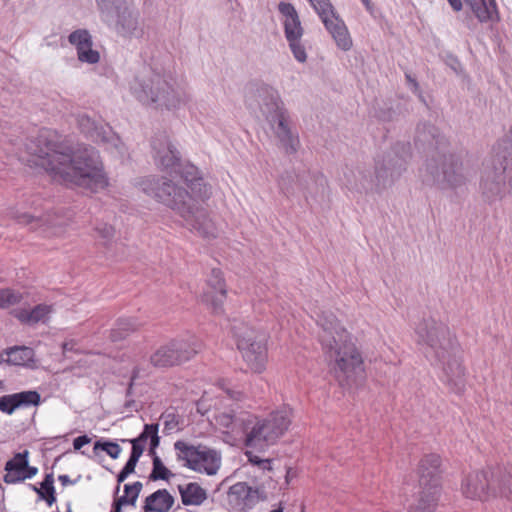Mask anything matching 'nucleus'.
<instances>
[{
  "label": "nucleus",
  "mask_w": 512,
  "mask_h": 512,
  "mask_svg": "<svg viewBox=\"0 0 512 512\" xmlns=\"http://www.w3.org/2000/svg\"><path fill=\"white\" fill-rule=\"evenodd\" d=\"M480 192L485 202L501 201L512 193V180L505 181V166L502 162L486 163L481 175Z\"/></svg>",
  "instance_id": "nucleus-14"
},
{
  "label": "nucleus",
  "mask_w": 512,
  "mask_h": 512,
  "mask_svg": "<svg viewBox=\"0 0 512 512\" xmlns=\"http://www.w3.org/2000/svg\"><path fill=\"white\" fill-rule=\"evenodd\" d=\"M406 78H407V80H408V81L413 85V87H414L415 89H417V88H418V83H417L414 79H412L410 75H406Z\"/></svg>",
  "instance_id": "nucleus-62"
},
{
  "label": "nucleus",
  "mask_w": 512,
  "mask_h": 512,
  "mask_svg": "<svg viewBox=\"0 0 512 512\" xmlns=\"http://www.w3.org/2000/svg\"><path fill=\"white\" fill-rule=\"evenodd\" d=\"M292 411L283 407L266 416L248 413L244 444L247 447L266 449L274 445L289 429Z\"/></svg>",
  "instance_id": "nucleus-7"
},
{
  "label": "nucleus",
  "mask_w": 512,
  "mask_h": 512,
  "mask_svg": "<svg viewBox=\"0 0 512 512\" xmlns=\"http://www.w3.org/2000/svg\"><path fill=\"white\" fill-rule=\"evenodd\" d=\"M441 458L437 454L425 455L418 468L419 497L408 512H434L440 495Z\"/></svg>",
  "instance_id": "nucleus-8"
},
{
  "label": "nucleus",
  "mask_w": 512,
  "mask_h": 512,
  "mask_svg": "<svg viewBox=\"0 0 512 512\" xmlns=\"http://www.w3.org/2000/svg\"><path fill=\"white\" fill-rule=\"evenodd\" d=\"M5 471V483L15 484L32 478L37 474L38 469L28 465V451H24L23 453H17L11 460L6 462Z\"/></svg>",
  "instance_id": "nucleus-24"
},
{
  "label": "nucleus",
  "mask_w": 512,
  "mask_h": 512,
  "mask_svg": "<svg viewBox=\"0 0 512 512\" xmlns=\"http://www.w3.org/2000/svg\"><path fill=\"white\" fill-rule=\"evenodd\" d=\"M245 103L250 109L260 110L287 154L297 152L299 138L291 130L289 113L277 90L264 83L253 85L245 95Z\"/></svg>",
  "instance_id": "nucleus-4"
},
{
  "label": "nucleus",
  "mask_w": 512,
  "mask_h": 512,
  "mask_svg": "<svg viewBox=\"0 0 512 512\" xmlns=\"http://www.w3.org/2000/svg\"><path fill=\"white\" fill-rule=\"evenodd\" d=\"M90 442H91V439L88 436L83 435V436H79V437L74 439L73 446H74L75 450H79L84 445L89 444Z\"/></svg>",
  "instance_id": "nucleus-53"
},
{
  "label": "nucleus",
  "mask_w": 512,
  "mask_h": 512,
  "mask_svg": "<svg viewBox=\"0 0 512 512\" xmlns=\"http://www.w3.org/2000/svg\"><path fill=\"white\" fill-rule=\"evenodd\" d=\"M17 409L14 394L0 397V411L11 415Z\"/></svg>",
  "instance_id": "nucleus-50"
},
{
  "label": "nucleus",
  "mask_w": 512,
  "mask_h": 512,
  "mask_svg": "<svg viewBox=\"0 0 512 512\" xmlns=\"http://www.w3.org/2000/svg\"><path fill=\"white\" fill-rule=\"evenodd\" d=\"M174 449L177 459L184 461V465L195 472L212 476L221 467L222 457L215 449L193 446L181 440L174 443Z\"/></svg>",
  "instance_id": "nucleus-11"
},
{
  "label": "nucleus",
  "mask_w": 512,
  "mask_h": 512,
  "mask_svg": "<svg viewBox=\"0 0 512 512\" xmlns=\"http://www.w3.org/2000/svg\"><path fill=\"white\" fill-rule=\"evenodd\" d=\"M138 461L139 460L137 458L130 456L122 470L126 471L129 474H132L135 471V467Z\"/></svg>",
  "instance_id": "nucleus-54"
},
{
  "label": "nucleus",
  "mask_w": 512,
  "mask_h": 512,
  "mask_svg": "<svg viewBox=\"0 0 512 512\" xmlns=\"http://www.w3.org/2000/svg\"><path fill=\"white\" fill-rule=\"evenodd\" d=\"M91 39L92 38L90 33L85 29H78L72 32L68 37L69 42L75 47L81 44H86V42L90 41Z\"/></svg>",
  "instance_id": "nucleus-49"
},
{
  "label": "nucleus",
  "mask_w": 512,
  "mask_h": 512,
  "mask_svg": "<svg viewBox=\"0 0 512 512\" xmlns=\"http://www.w3.org/2000/svg\"><path fill=\"white\" fill-rule=\"evenodd\" d=\"M152 150L154 162L162 170H175L179 166V152L167 135H157L152 141Z\"/></svg>",
  "instance_id": "nucleus-20"
},
{
  "label": "nucleus",
  "mask_w": 512,
  "mask_h": 512,
  "mask_svg": "<svg viewBox=\"0 0 512 512\" xmlns=\"http://www.w3.org/2000/svg\"><path fill=\"white\" fill-rule=\"evenodd\" d=\"M151 456L153 457V467L149 475V479L152 481L169 480V478L173 476L172 472L163 464L162 460L156 455V453Z\"/></svg>",
  "instance_id": "nucleus-40"
},
{
  "label": "nucleus",
  "mask_w": 512,
  "mask_h": 512,
  "mask_svg": "<svg viewBox=\"0 0 512 512\" xmlns=\"http://www.w3.org/2000/svg\"><path fill=\"white\" fill-rule=\"evenodd\" d=\"M75 343L73 341H67L62 344L63 352L66 353L68 351L73 350Z\"/></svg>",
  "instance_id": "nucleus-57"
},
{
  "label": "nucleus",
  "mask_w": 512,
  "mask_h": 512,
  "mask_svg": "<svg viewBox=\"0 0 512 512\" xmlns=\"http://www.w3.org/2000/svg\"><path fill=\"white\" fill-rule=\"evenodd\" d=\"M491 477L494 498L512 502V466L492 469Z\"/></svg>",
  "instance_id": "nucleus-27"
},
{
  "label": "nucleus",
  "mask_w": 512,
  "mask_h": 512,
  "mask_svg": "<svg viewBox=\"0 0 512 512\" xmlns=\"http://www.w3.org/2000/svg\"><path fill=\"white\" fill-rule=\"evenodd\" d=\"M461 493L470 500L485 502L494 499L491 471H473L467 474L461 483Z\"/></svg>",
  "instance_id": "nucleus-17"
},
{
  "label": "nucleus",
  "mask_w": 512,
  "mask_h": 512,
  "mask_svg": "<svg viewBox=\"0 0 512 512\" xmlns=\"http://www.w3.org/2000/svg\"><path fill=\"white\" fill-rule=\"evenodd\" d=\"M316 323L320 327L319 341L337 377L351 378L363 363L351 335L329 310L316 312Z\"/></svg>",
  "instance_id": "nucleus-3"
},
{
  "label": "nucleus",
  "mask_w": 512,
  "mask_h": 512,
  "mask_svg": "<svg viewBox=\"0 0 512 512\" xmlns=\"http://www.w3.org/2000/svg\"><path fill=\"white\" fill-rule=\"evenodd\" d=\"M58 480L61 482L63 486H66L68 484H74V482L70 480L68 475H60L58 477Z\"/></svg>",
  "instance_id": "nucleus-58"
},
{
  "label": "nucleus",
  "mask_w": 512,
  "mask_h": 512,
  "mask_svg": "<svg viewBox=\"0 0 512 512\" xmlns=\"http://www.w3.org/2000/svg\"><path fill=\"white\" fill-rule=\"evenodd\" d=\"M424 181L439 189H455L467 181L462 162L454 155H443L427 162Z\"/></svg>",
  "instance_id": "nucleus-10"
},
{
  "label": "nucleus",
  "mask_w": 512,
  "mask_h": 512,
  "mask_svg": "<svg viewBox=\"0 0 512 512\" xmlns=\"http://www.w3.org/2000/svg\"><path fill=\"white\" fill-rule=\"evenodd\" d=\"M156 184L153 179L145 180L142 182V191L176 211L184 219L186 225L204 239L211 240L218 236L217 226L209 218L199 201L189 204L186 198L191 200V197L181 191L176 193L175 187L167 182L164 183L162 192L156 191L154 188Z\"/></svg>",
  "instance_id": "nucleus-6"
},
{
  "label": "nucleus",
  "mask_w": 512,
  "mask_h": 512,
  "mask_svg": "<svg viewBox=\"0 0 512 512\" xmlns=\"http://www.w3.org/2000/svg\"><path fill=\"white\" fill-rule=\"evenodd\" d=\"M318 16L326 15L333 8L330 0H308Z\"/></svg>",
  "instance_id": "nucleus-51"
},
{
  "label": "nucleus",
  "mask_w": 512,
  "mask_h": 512,
  "mask_svg": "<svg viewBox=\"0 0 512 512\" xmlns=\"http://www.w3.org/2000/svg\"><path fill=\"white\" fill-rule=\"evenodd\" d=\"M29 157L21 156L31 165L41 166L55 180L91 192L105 189L109 180L98 151L79 146L73 150L60 141L56 131L43 129L25 144Z\"/></svg>",
  "instance_id": "nucleus-1"
},
{
  "label": "nucleus",
  "mask_w": 512,
  "mask_h": 512,
  "mask_svg": "<svg viewBox=\"0 0 512 512\" xmlns=\"http://www.w3.org/2000/svg\"><path fill=\"white\" fill-rule=\"evenodd\" d=\"M404 170L403 161L392 154L377 159L372 172L374 192L379 193L390 186Z\"/></svg>",
  "instance_id": "nucleus-18"
},
{
  "label": "nucleus",
  "mask_w": 512,
  "mask_h": 512,
  "mask_svg": "<svg viewBox=\"0 0 512 512\" xmlns=\"http://www.w3.org/2000/svg\"><path fill=\"white\" fill-rule=\"evenodd\" d=\"M94 230L97 237L102 240L103 244H107L114 237L115 233L114 228L106 223L98 224Z\"/></svg>",
  "instance_id": "nucleus-48"
},
{
  "label": "nucleus",
  "mask_w": 512,
  "mask_h": 512,
  "mask_svg": "<svg viewBox=\"0 0 512 512\" xmlns=\"http://www.w3.org/2000/svg\"><path fill=\"white\" fill-rule=\"evenodd\" d=\"M21 300V295L11 289L0 290V307L8 308Z\"/></svg>",
  "instance_id": "nucleus-47"
},
{
  "label": "nucleus",
  "mask_w": 512,
  "mask_h": 512,
  "mask_svg": "<svg viewBox=\"0 0 512 512\" xmlns=\"http://www.w3.org/2000/svg\"><path fill=\"white\" fill-rule=\"evenodd\" d=\"M78 59L81 62L95 64L99 61L100 55L98 51L92 48V39L86 44H81L76 47Z\"/></svg>",
  "instance_id": "nucleus-43"
},
{
  "label": "nucleus",
  "mask_w": 512,
  "mask_h": 512,
  "mask_svg": "<svg viewBox=\"0 0 512 512\" xmlns=\"http://www.w3.org/2000/svg\"><path fill=\"white\" fill-rule=\"evenodd\" d=\"M78 59L81 62L95 64L99 61L100 55L98 51L92 48V39L86 44H81L76 47Z\"/></svg>",
  "instance_id": "nucleus-42"
},
{
  "label": "nucleus",
  "mask_w": 512,
  "mask_h": 512,
  "mask_svg": "<svg viewBox=\"0 0 512 512\" xmlns=\"http://www.w3.org/2000/svg\"><path fill=\"white\" fill-rule=\"evenodd\" d=\"M199 350L195 338L173 340L160 346L150 357L154 367H170L190 360Z\"/></svg>",
  "instance_id": "nucleus-13"
},
{
  "label": "nucleus",
  "mask_w": 512,
  "mask_h": 512,
  "mask_svg": "<svg viewBox=\"0 0 512 512\" xmlns=\"http://www.w3.org/2000/svg\"><path fill=\"white\" fill-rule=\"evenodd\" d=\"M140 326L141 323L134 318H121L111 330V338L113 341L121 340L138 330Z\"/></svg>",
  "instance_id": "nucleus-36"
},
{
  "label": "nucleus",
  "mask_w": 512,
  "mask_h": 512,
  "mask_svg": "<svg viewBox=\"0 0 512 512\" xmlns=\"http://www.w3.org/2000/svg\"><path fill=\"white\" fill-rule=\"evenodd\" d=\"M309 179H311V177L308 175L287 171L280 176L278 185L285 196H291L295 194L297 190L303 194H307L309 192L307 186ZM305 196L307 197V195Z\"/></svg>",
  "instance_id": "nucleus-28"
},
{
  "label": "nucleus",
  "mask_w": 512,
  "mask_h": 512,
  "mask_svg": "<svg viewBox=\"0 0 512 512\" xmlns=\"http://www.w3.org/2000/svg\"><path fill=\"white\" fill-rule=\"evenodd\" d=\"M95 2L100 18L104 23L113 21L117 15L116 13L127 4V0H95Z\"/></svg>",
  "instance_id": "nucleus-35"
},
{
  "label": "nucleus",
  "mask_w": 512,
  "mask_h": 512,
  "mask_svg": "<svg viewBox=\"0 0 512 512\" xmlns=\"http://www.w3.org/2000/svg\"><path fill=\"white\" fill-rule=\"evenodd\" d=\"M249 412L238 414L223 412L216 417V422L223 432L230 435L234 441H244L246 431V418Z\"/></svg>",
  "instance_id": "nucleus-25"
},
{
  "label": "nucleus",
  "mask_w": 512,
  "mask_h": 512,
  "mask_svg": "<svg viewBox=\"0 0 512 512\" xmlns=\"http://www.w3.org/2000/svg\"><path fill=\"white\" fill-rule=\"evenodd\" d=\"M116 14L113 21H106L105 24L113 28L123 37L139 38L143 35V28L139 22V14L132 9L128 3Z\"/></svg>",
  "instance_id": "nucleus-21"
},
{
  "label": "nucleus",
  "mask_w": 512,
  "mask_h": 512,
  "mask_svg": "<svg viewBox=\"0 0 512 512\" xmlns=\"http://www.w3.org/2000/svg\"><path fill=\"white\" fill-rule=\"evenodd\" d=\"M226 285L223 273L219 269H213L206 281L201 295V301L208 305L213 313L220 314L226 299Z\"/></svg>",
  "instance_id": "nucleus-19"
},
{
  "label": "nucleus",
  "mask_w": 512,
  "mask_h": 512,
  "mask_svg": "<svg viewBox=\"0 0 512 512\" xmlns=\"http://www.w3.org/2000/svg\"><path fill=\"white\" fill-rule=\"evenodd\" d=\"M223 390L225 391L227 396L234 401L239 402L247 398V395L241 390L234 389L231 387H223Z\"/></svg>",
  "instance_id": "nucleus-52"
},
{
  "label": "nucleus",
  "mask_w": 512,
  "mask_h": 512,
  "mask_svg": "<svg viewBox=\"0 0 512 512\" xmlns=\"http://www.w3.org/2000/svg\"><path fill=\"white\" fill-rule=\"evenodd\" d=\"M232 332L237 340V347L251 371L263 372L268 359L265 333L255 330L245 323L233 324Z\"/></svg>",
  "instance_id": "nucleus-9"
},
{
  "label": "nucleus",
  "mask_w": 512,
  "mask_h": 512,
  "mask_svg": "<svg viewBox=\"0 0 512 512\" xmlns=\"http://www.w3.org/2000/svg\"><path fill=\"white\" fill-rule=\"evenodd\" d=\"M341 182L350 191L374 192L372 172L365 168L346 166L343 170Z\"/></svg>",
  "instance_id": "nucleus-23"
},
{
  "label": "nucleus",
  "mask_w": 512,
  "mask_h": 512,
  "mask_svg": "<svg viewBox=\"0 0 512 512\" xmlns=\"http://www.w3.org/2000/svg\"><path fill=\"white\" fill-rule=\"evenodd\" d=\"M470 6L476 18L480 22L498 20L495 0H471Z\"/></svg>",
  "instance_id": "nucleus-32"
},
{
  "label": "nucleus",
  "mask_w": 512,
  "mask_h": 512,
  "mask_svg": "<svg viewBox=\"0 0 512 512\" xmlns=\"http://www.w3.org/2000/svg\"><path fill=\"white\" fill-rule=\"evenodd\" d=\"M245 455L248 459V462L254 466L257 467L259 470L262 471H271L272 470V460L269 458H262L259 455H256L252 451H246Z\"/></svg>",
  "instance_id": "nucleus-46"
},
{
  "label": "nucleus",
  "mask_w": 512,
  "mask_h": 512,
  "mask_svg": "<svg viewBox=\"0 0 512 512\" xmlns=\"http://www.w3.org/2000/svg\"><path fill=\"white\" fill-rule=\"evenodd\" d=\"M451 7L455 11H460L462 9V1L461 0H447Z\"/></svg>",
  "instance_id": "nucleus-56"
},
{
  "label": "nucleus",
  "mask_w": 512,
  "mask_h": 512,
  "mask_svg": "<svg viewBox=\"0 0 512 512\" xmlns=\"http://www.w3.org/2000/svg\"><path fill=\"white\" fill-rule=\"evenodd\" d=\"M14 397L17 409L38 406L41 401L40 394L37 391L32 390L14 393Z\"/></svg>",
  "instance_id": "nucleus-39"
},
{
  "label": "nucleus",
  "mask_w": 512,
  "mask_h": 512,
  "mask_svg": "<svg viewBox=\"0 0 512 512\" xmlns=\"http://www.w3.org/2000/svg\"><path fill=\"white\" fill-rule=\"evenodd\" d=\"M78 59L81 62L95 64L99 61L100 55L98 51L92 48V39L86 44H81L76 47Z\"/></svg>",
  "instance_id": "nucleus-41"
},
{
  "label": "nucleus",
  "mask_w": 512,
  "mask_h": 512,
  "mask_svg": "<svg viewBox=\"0 0 512 512\" xmlns=\"http://www.w3.org/2000/svg\"><path fill=\"white\" fill-rule=\"evenodd\" d=\"M6 362L12 365L31 367L34 364V350L26 346H16L7 352Z\"/></svg>",
  "instance_id": "nucleus-33"
},
{
  "label": "nucleus",
  "mask_w": 512,
  "mask_h": 512,
  "mask_svg": "<svg viewBox=\"0 0 512 512\" xmlns=\"http://www.w3.org/2000/svg\"><path fill=\"white\" fill-rule=\"evenodd\" d=\"M417 140L423 143H430V139L425 134L422 135L420 131H418Z\"/></svg>",
  "instance_id": "nucleus-60"
},
{
  "label": "nucleus",
  "mask_w": 512,
  "mask_h": 512,
  "mask_svg": "<svg viewBox=\"0 0 512 512\" xmlns=\"http://www.w3.org/2000/svg\"><path fill=\"white\" fill-rule=\"evenodd\" d=\"M181 501L185 506H200L207 499V492L198 483L179 485Z\"/></svg>",
  "instance_id": "nucleus-31"
},
{
  "label": "nucleus",
  "mask_w": 512,
  "mask_h": 512,
  "mask_svg": "<svg viewBox=\"0 0 512 512\" xmlns=\"http://www.w3.org/2000/svg\"><path fill=\"white\" fill-rule=\"evenodd\" d=\"M361 1H362V3L366 6V8H368V9H369V8L371 7V2H370V0H361Z\"/></svg>",
  "instance_id": "nucleus-63"
},
{
  "label": "nucleus",
  "mask_w": 512,
  "mask_h": 512,
  "mask_svg": "<svg viewBox=\"0 0 512 512\" xmlns=\"http://www.w3.org/2000/svg\"><path fill=\"white\" fill-rule=\"evenodd\" d=\"M77 124L83 134L92 141L103 145L110 153L114 155L123 154L124 145L109 125L97 121L86 113L77 116Z\"/></svg>",
  "instance_id": "nucleus-15"
},
{
  "label": "nucleus",
  "mask_w": 512,
  "mask_h": 512,
  "mask_svg": "<svg viewBox=\"0 0 512 512\" xmlns=\"http://www.w3.org/2000/svg\"><path fill=\"white\" fill-rule=\"evenodd\" d=\"M278 11L282 18L281 22L284 29L285 39L294 59L299 63H305L308 55L306 47L302 41L304 28L295 7L291 3L280 2Z\"/></svg>",
  "instance_id": "nucleus-12"
},
{
  "label": "nucleus",
  "mask_w": 512,
  "mask_h": 512,
  "mask_svg": "<svg viewBox=\"0 0 512 512\" xmlns=\"http://www.w3.org/2000/svg\"><path fill=\"white\" fill-rule=\"evenodd\" d=\"M150 439L149 454L154 455L156 448L159 446L160 437L158 436V424H145L141 434L130 440H122L123 442H130L132 445V451L130 456L137 458L138 460L142 456L145 444Z\"/></svg>",
  "instance_id": "nucleus-26"
},
{
  "label": "nucleus",
  "mask_w": 512,
  "mask_h": 512,
  "mask_svg": "<svg viewBox=\"0 0 512 512\" xmlns=\"http://www.w3.org/2000/svg\"><path fill=\"white\" fill-rule=\"evenodd\" d=\"M130 474L127 473L126 471L124 470H121L120 473L118 474L117 476V482L118 484L122 483L123 481L126 480V478L129 476Z\"/></svg>",
  "instance_id": "nucleus-59"
},
{
  "label": "nucleus",
  "mask_w": 512,
  "mask_h": 512,
  "mask_svg": "<svg viewBox=\"0 0 512 512\" xmlns=\"http://www.w3.org/2000/svg\"><path fill=\"white\" fill-rule=\"evenodd\" d=\"M417 343L432 365L442 370L441 380L455 393L465 386V370L458 341L441 322L428 319L416 328Z\"/></svg>",
  "instance_id": "nucleus-2"
},
{
  "label": "nucleus",
  "mask_w": 512,
  "mask_h": 512,
  "mask_svg": "<svg viewBox=\"0 0 512 512\" xmlns=\"http://www.w3.org/2000/svg\"><path fill=\"white\" fill-rule=\"evenodd\" d=\"M143 488V484L140 481H136L133 484L124 485V495L120 498H125L127 505L135 506L138 496Z\"/></svg>",
  "instance_id": "nucleus-44"
},
{
  "label": "nucleus",
  "mask_w": 512,
  "mask_h": 512,
  "mask_svg": "<svg viewBox=\"0 0 512 512\" xmlns=\"http://www.w3.org/2000/svg\"><path fill=\"white\" fill-rule=\"evenodd\" d=\"M98 449L106 452L113 459L119 458L122 451L120 445L112 441H96L94 443V450Z\"/></svg>",
  "instance_id": "nucleus-45"
},
{
  "label": "nucleus",
  "mask_w": 512,
  "mask_h": 512,
  "mask_svg": "<svg viewBox=\"0 0 512 512\" xmlns=\"http://www.w3.org/2000/svg\"><path fill=\"white\" fill-rule=\"evenodd\" d=\"M139 373H140L139 369L138 368H134V370L132 372V376H131L130 387L132 386L133 381L139 377Z\"/></svg>",
  "instance_id": "nucleus-61"
},
{
  "label": "nucleus",
  "mask_w": 512,
  "mask_h": 512,
  "mask_svg": "<svg viewBox=\"0 0 512 512\" xmlns=\"http://www.w3.org/2000/svg\"><path fill=\"white\" fill-rule=\"evenodd\" d=\"M319 17L337 47L343 51H349L353 46L352 38L344 21L336 14L334 8L331 9V12Z\"/></svg>",
  "instance_id": "nucleus-22"
},
{
  "label": "nucleus",
  "mask_w": 512,
  "mask_h": 512,
  "mask_svg": "<svg viewBox=\"0 0 512 512\" xmlns=\"http://www.w3.org/2000/svg\"><path fill=\"white\" fill-rule=\"evenodd\" d=\"M54 478L52 474H47L41 483V487H34L36 493L46 500L47 504L51 506L55 501Z\"/></svg>",
  "instance_id": "nucleus-38"
},
{
  "label": "nucleus",
  "mask_w": 512,
  "mask_h": 512,
  "mask_svg": "<svg viewBox=\"0 0 512 512\" xmlns=\"http://www.w3.org/2000/svg\"><path fill=\"white\" fill-rule=\"evenodd\" d=\"M428 130H429V131H428V132H429V136H430L431 138H433V137H434V135L432 134V131L434 130V128H433V127H431V126H429V127H428Z\"/></svg>",
  "instance_id": "nucleus-64"
},
{
  "label": "nucleus",
  "mask_w": 512,
  "mask_h": 512,
  "mask_svg": "<svg viewBox=\"0 0 512 512\" xmlns=\"http://www.w3.org/2000/svg\"><path fill=\"white\" fill-rule=\"evenodd\" d=\"M51 305L39 304L32 309H18L14 311V316L27 325H35L37 323H46L52 313Z\"/></svg>",
  "instance_id": "nucleus-29"
},
{
  "label": "nucleus",
  "mask_w": 512,
  "mask_h": 512,
  "mask_svg": "<svg viewBox=\"0 0 512 512\" xmlns=\"http://www.w3.org/2000/svg\"><path fill=\"white\" fill-rule=\"evenodd\" d=\"M182 177L190 189V193L177 187L172 181L166 180L165 178H156L153 176L145 177L138 182L140 189L142 190V182L148 179H153L157 184L154 186L156 191L162 192L164 183H170L176 189V193L181 191L191 197V200L186 198L189 204L197 201H205L211 196V188L204 182L203 178L199 175L198 168L194 165H186L181 170Z\"/></svg>",
  "instance_id": "nucleus-16"
},
{
  "label": "nucleus",
  "mask_w": 512,
  "mask_h": 512,
  "mask_svg": "<svg viewBox=\"0 0 512 512\" xmlns=\"http://www.w3.org/2000/svg\"><path fill=\"white\" fill-rule=\"evenodd\" d=\"M174 501V497L166 489H159L146 497L143 511L168 512L172 508Z\"/></svg>",
  "instance_id": "nucleus-30"
},
{
  "label": "nucleus",
  "mask_w": 512,
  "mask_h": 512,
  "mask_svg": "<svg viewBox=\"0 0 512 512\" xmlns=\"http://www.w3.org/2000/svg\"><path fill=\"white\" fill-rule=\"evenodd\" d=\"M129 90L139 103L159 110L176 111L191 100L186 89L172 85L150 67H144L134 75Z\"/></svg>",
  "instance_id": "nucleus-5"
},
{
  "label": "nucleus",
  "mask_w": 512,
  "mask_h": 512,
  "mask_svg": "<svg viewBox=\"0 0 512 512\" xmlns=\"http://www.w3.org/2000/svg\"><path fill=\"white\" fill-rule=\"evenodd\" d=\"M18 221H19V223H23V224H31L34 221L37 223L41 222L42 225H47V226H51V227H55V226L64 224V221L59 220L58 216H56L55 214H50V213L46 214L45 216H36V215L28 214V213H22L19 215Z\"/></svg>",
  "instance_id": "nucleus-37"
},
{
  "label": "nucleus",
  "mask_w": 512,
  "mask_h": 512,
  "mask_svg": "<svg viewBox=\"0 0 512 512\" xmlns=\"http://www.w3.org/2000/svg\"><path fill=\"white\" fill-rule=\"evenodd\" d=\"M127 505V501L125 498H117L113 503L112 512H123L122 507Z\"/></svg>",
  "instance_id": "nucleus-55"
},
{
  "label": "nucleus",
  "mask_w": 512,
  "mask_h": 512,
  "mask_svg": "<svg viewBox=\"0 0 512 512\" xmlns=\"http://www.w3.org/2000/svg\"><path fill=\"white\" fill-rule=\"evenodd\" d=\"M228 495L230 498H234L238 504H248L257 500L258 490L253 489L245 482H238L229 488Z\"/></svg>",
  "instance_id": "nucleus-34"
}]
</instances>
